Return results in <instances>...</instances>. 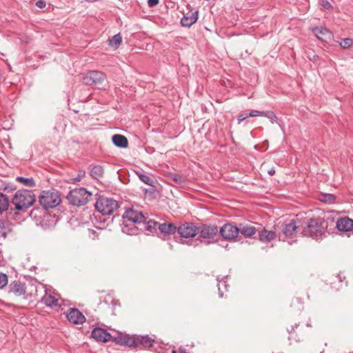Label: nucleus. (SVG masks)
<instances>
[{"mask_svg": "<svg viewBox=\"0 0 353 353\" xmlns=\"http://www.w3.org/2000/svg\"><path fill=\"white\" fill-rule=\"evenodd\" d=\"M305 226L302 229V234L313 239L321 240L326 237V233L330 234V227L334 225L333 218L326 219L321 217L305 219Z\"/></svg>", "mask_w": 353, "mask_h": 353, "instance_id": "nucleus-1", "label": "nucleus"}, {"mask_svg": "<svg viewBox=\"0 0 353 353\" xmlns=\"http://www.w3.org/2000/svg\"><path fill=\"white\" fill-rule=\"evenodd\" d=\"M35 201V195L32 191L23 188L17 190L12 199V203L14 205V209H11L7 212V219L18 220L20 214L17 211H26Z\"/></svg>", "mask_w": 353, "mask_h": 353, "instance_id": "nucleus-2", "label": "nucleus"}, {"mask_svg": "<svg viewBox=\"0 0 353 353\" xmlns=\"http://www.w3.org/2000/svg\"><path fill=\"white\" fill-rule=\"evenodd\" d=\"M91 197L92 193L84 188L71 190L66 196L70 204L77 207L87 204Z\"/></svg>", "mask_w": 353, "mask_h": 353, "instance_id": "nucleus-3", "label": "nucleus"}, {"mask_svg": "<svg viewBox=\"0 0 353 353\" xmlns=\"http://www.w3.org/2000/svg\"><path fill=\"white\" fill-rule=\"evenodd\" d=\"M61 201L59 192L53 188L42 191L39 196V202L43 209L55 208Z\"/></svg>", "mask_w": 353, "mask_h": 353, "instance_id": "nucleus-4", "label": "nucleus"}, {"mask_svg": "<svg viewBox=\"0 0 353 353\" xmlns=\"http://www.w3.org/2000/svg\"><path fill=\"white\" fill-rule=\"evenodd\" d=\"M94 206L96 210L103 215H110L119 208V203L112 198L99 196Z\"/></svg>", "mask_w": 353, "mask_h": 353, "instance_id": "nucleus-5", "label": "nucleus"}, {"mask_svg": "<svg viewBox=\"0 0 353 353\" xmlns=\"http://www.w3.org/2000/svg\"><path fill=\"white\" fill-rule=\"evenodd\" d=\"M105 80V74L99 70H90L83 75L82 79L83 84L98 88L103 85Z\"/></svg>", "mask_w": 353, "mask_h": 353, "instance_id": "nucleus-6", "label": "nucleus"}, {"mask_svg": "<svg viewBox=\"0 0 353 353\" xmlns=\"http://www.w3.org/2000/svg\"><path fill=\"white\" fill-rule=\"evenodd\" d=\"M299 221L298 219L286 220L282 223V234L279 238L283 241L285 239H293L296 237L298 230L300 228Z\"/></svg>", "mask_w": 353, "mask_h": 353, "instance_id": "nucleus-7", "label": "nucleus"}, {"mask_svg": "<svg viewBox=\"0 0 353 353\" xmlns=\"http://www.w3.org/2000/svg\"><path fill=\"white\" fill-rule=\"evenodd\" d=\"M177 232L181 238L195 237L199 232V228L192 222H185L177 226Z\"/></svg>", "mask_w": 353, "mask_h": 353, "instance_id": "nucleus-8", "label": "nucleus"}, {"mask_svg": "<svg viewBox=\"0 0 353 353\" xmlns=\"http://www.w3.org/2000/svg\"><path fill=\"white\" fill-rule=\"evenodd\" d=\"M219 234L224 240L232 241L238 237L239 230L236 225L232 223H227L219 228Z\"/></svg>", "mask_w": 353, "mask_h": 353, "instance_id": "nucleus-9", "label": "nucleus"}, {"mask_svg": "<svg viewBox=\"0 0 353 353\" xmlns=\"http://www.w3.org/2000/svg\"><path fill=\"white\" fill-rule=\"evenodd\" d=\"M122 219H126L128 221L137 223V225L145 224L146 216L139 210L132 208H127L122 215Z\"/></svg>", "mask_w": 353, "mask_h": 353, "instance_id": "nucleus-10", "label": "nucleus"}, {"mask_svg": "<svg viewBox=\"0 0 353 353\" xmlns=\"http://www.w3.org/2000/svg\"><path fill=\"white\" fill-rule=\"evenodd\" d=\"M199 236L202 239H213L219 232V228L212 223H203L199 227Z\"/></svg>", "mask_w": 353, "mask_h": 353, "instance_id": "nucleus-11", "label": "nucleus"}, {"mask_svg": "<svg viewBox=\"0 0 353 353\" xmlns=\"http://www.w3.org/2000/svg\"><path fill=\"white\" fill-rule=\"evenodd\" d=\"M134 339V343L132 345V347H139L140 349H148L153 347L154 339L146 335H132Z\"/></svg>", "mask_w": 353, "mask_h": 353, "instance_id": "nucleus-12", "label": "nucleus"}, {"mask_svg": "<svg viewBox=\"0 0 353 353\" xmlns=\"http://www.w3.org/2000/svg\"><path fill=\"white\" fill-rule=\"evenodd\" d=\"M334 228H337L338 230L341 232H349L353 230V219L348 216L341 217L338 219L336 221H334V225L332 227H330V233Z\"/></svg>", "mask_w": 353, "mask_h": 353, "instance_id": "nucleus-13", "label": "nucleus"}, {"mask_svg": "<svg viewBox=\"0 0 353 353\" xmlns=\"http://www.w3.org/2000/svg\"><path fill=\"white\" fill-rule=\"evenodd\" d=\"M65 316L70 323L76 325L82 324L86 320L83 313L77 308H69Z\"/></svg>", "mask_w": 353, "mask_h": 353, "instance_id": "nucleus-14", "label": "nucleus"}, {"mask_svg": "<svg viewBox=\"0 0 353 353\" xmlns=\"http://www.w3.org/2000/svg\"><path fill=\"white\" fill-rule=\"evenodd\" d=\"M9 294H13L16 296H21L26 293V283L19 280H14L8 285Z\"/></svg>", "mask_w": 353, "mask_h": 353, "instance_id": "nucleus-15", "label": "nucleus"}, {"mask_svg": "<svg viewBox=\"0 0 353 353\" xmlns=\"http://www.w3.org/2000/svg\"><path fill=\"white\" fill-rule=\"evenodd\" d=\"M91 336L97 342L103 343H106L112 339V335L101 327L94 328L91 332Z\"/></svg>", "mask_w": 353, "mask_h": 353, "instance_id": "nucleus-16", "label": "nucleus"}, {"mask_svg": "<svg viewBox=\"0 0 353 353\" xmlns=\"http://www.w3.org/2000/svg\"><path fill=\"white\" fill-rule=\"evenodd\" d=\"M111 340L117 344L126 345L130 347H132V345L134 343V339L132 338V335L123 334L121 332H118L116 335L112 336Z\"/></svg>", "mask_w": 353, "mask_h": 353, "instance_id": "nucleus-17", "label": "nucleus"}, {"mask_svg": "<svg viewBox=\"0 0 353 353\" xmlns=\"http://www.w3.org/2000/svg\"><path fill=\"white\" fill-rule=\"evenodd\" d=\"M312 32L319 40L325 43H329L333 37L332 33L323 27H316L312 30Z\"/></svg>", "mask_w": 353, "mask_h": 353, "instance_id": "nucleus-18", "label": "nucleus"}, {"mask_svg": "<svg viewBox=\"0 0 353 353\" xmlns=\"http://www.w3.org/2000/svg\"><path fill=\"white\" fill-rule=\"evenodd\" d=\"M123 223L121 224L122 232L129 235H137L142 229H139V226L137 225V223L128 221L126 219H122Z\"/></svg>", "mask_w": 353, "mask_h": 353, "instance_id": "nucleus-19", "label": "nucleus"}, {"mask_svg": "<svg viewBox=\"0 0 353 353\" xmlns=\"http://www.w3.org/2000/svg\"><path fill=\"white\" fill-rule=\"evenodd\" d=\"M199 12L198 11H189L181 19V24L183 27H190L192 26L198 19Z\"/></svg>", "mask_w": 353, "mask_h": 353, "instance_id": "nucleus-20", "label": "nucleus"}, {"mask_svg": "<svg viewBox=\"0 0 353 353\" xmlns=\"http://www.w3.org/2000/svg\"><path fill=\"white\" fill-rule=\"evenodd\" d=\"M177 230V226L172 223H163L159 225V231L164 236L174 234Z\"/></svg>", "mask_w": 353, "mask_h": 353, "instance_id": "nucleus-21", "label": "nucleus"}, {"mask_svg": "<svg viewBox=\"0 0 353 353\" xmlns=\"http://www.w3.org/2000/svg\"><path fill=\"white\" fill-rule=\"evenodd\" d=\"M112 141L118 148H126L128 147V140L124 135L114 134L112 137Z\"/></svg>", "mask_w": 353, "mask_h": 353, "instance_id": "nucleus-22", "label": "nucleus"}, {"mask_svg": "<svg viewBox=\"0 0 353 353\" xmlns=\"http://www.w3.org/2000/svg\"><path fill=\"white\" fill-rule=\"evenodd\" d=\"M276 234L274 231L263 229L259 231V239L262 242H270L276 239Z\"/></svg>", "mask_w": 353, "mask_h": 353, "instance_id": "nucleus-23", "label": "nucleus"}, {"mask_svg": "<svg viewBox=\"0 0 353 353\" xmlns=\"http://www.w3.org/2000/svg\"><path fill=\"white\" fill-rule=\"evenodd\" d=\"M56 221H57L55 220L54 216L46 214L42 217L40 221V224L44 229H47L52 226H54L55 225Z\"/></svg>", "mask_w": 353, "mask_h": 353, "instance_id": "nucleus-24", "label": "nucleus"}, {"mask_svg": "<svg viewBox=\"0 0 353 353\" xmlns=\"http://www.w3.org/2000/svg\"><path fill=\"white\" fill-rule=\"evenodd\" d=\"M135 173L139 176V179L144 183L151 187L155 186L157 180H155L153 177H151L148 174H143L140 171H135Z\"/></svg>", "mask_w": 353, "mask_h": 353, "instance_id": "nucleus-25", "label": "nucleus"}, {"mask_svg": "<svg viewBox=\"0 0 353 353\" xmlns=\"http://www.w3.org/2000/svg\"><path fill=\"white\" fill-rule=\"evenodd\" d=\"M239 234H241L245 237H251L256 232V229L254 226L251 225H242L239 228Z\"/></svg>", "mask_w": 353, "mask_h": 353, "instance_id": "nucleus-26", "label": "nucleus"}, {"mask_svg": "<svg viewBox=\"0 0 353 353\" xmlns=\"http://www.w3.org/2000/svg\"><path fill=\"white\" fill-rule=\"evenodd\" d=\"M144 226L145 229L151 232L157 234V228L159 229V223L154 220L150 219L149 221H146L145 224H141Z\"/></svg>", "mask_w": 353, "mask_h": 353, "instance_id": "nucleus-27", "label": "nucleus"}, {"mask_svg": "<svg viewBox=\"0 0 353 353\" xmlns=\"http://www.w3.org/2000/svg\"><path fill=\"white\" fill-rule=\"evenodd\" d=\"M10 205V200L7 195L0 192V214L7 211Z\"/></svg>", "mask_w": 353, "mask_h": 353, "instance_id": "nucleus-28", "label": "nucleus"}, {"mask_svg": "<svg viewBox=\"0 0 353 353\" xmlns=\"http://www.w3.org/2000/svg\"><path fill=\"white\" fill-rule=\"evenodd\" d=\"M41 303L45 304L46 306L52 307L53 305H57V299H56L53 296L50 294H46L41 300Z\"/></svg>", "mask_w": 353, "mask_h": 353, "instance_id": "nucleus-29", "label": "nucleus"}, {"mask_svg": "<svg viewBox=\"0 0 353 353\" xmlns=\"http://www.w3.org/2000/svg\"><path fill=\"white\" fill-rule=\"evenodd\" d=\"M103 174V168L101 165H94L91 171L90 175L93 179H98L101 177Z\"/></svg>", "mask_w": 353, "mask_h": 353, "instance_id": "nucleus-30", "label": "nucleus"}, {"mask_svg": "<svg viewBox=\"0 0 353 353\" xmlns=\"http://www.w3.org/2000/svg\"><path fill=\"white\" fill-rule=\"evenodd\" d=\"M16 180L27 187L32 188L35 186V181L32 177L25 178L23 176H17Z\"/></svg>", "mask_w": 353, "mask_h": 353, "instance_id": "nucleus-31", "label": "nucleus"}, {"mask_svg": "<svg viewBox=\"0 0 353 353\" xmlns=\"http://www.w3.org/2000/svg\"><path fill=\"white\" fill-rule=\"evenodd\" d=\"M122 42V37L120 34H117L111 39H109V45L117 49Z\"/></svg>", "mask_w": 353, "mask_h": 353, "instance_id": "nucleus-32", "label": "nucleus"}, {"mask_svg": "<svg viewBox=\"0 0 353 353\" xmlns=\"http://www.w3.org/2000/svg\"><path fill=\"white\" fill-rule=\"evenodd\" d=\"M336 196L332 194H322L319 200L325 203H333L336 200Z\"/></svg>", "mask_w": 353, "mask_h": 353, "instance_id": "nucleus-33", "label": "nucleus"}, {"mask_svg": "<svg viewBox=\"0 0 353 353\" xmlns=\"http://www.w3.org/2000/svg\"><path fill=\"white\" fill-rule=\"evenodd\" d=\"M168 178L172 180L176 184L181 185L185 182V178L176 173H169Z\"/></svg>", "mask_w": 353, "mask_h": 353, "instance_id": "nucleus-34", "label": "nucleus"}, {"mask_svg": "<svg viewBox=\"0 0 353 353\" xmlns=\"http://www.w3.org/2000/svg\"><path fill=\"white\" fill-rule=\"evenodd\" d=\"M7 223V221L0 219V236L3 238H6L7 236L6 232Z\"/></svg>", "mask_w": 353, "mask_h": 353, "instance_id": "nucleus-35", "label": "nucleus"}, {"mask_svg": "<svg viewBox=\"0 0 353 353\" xmlns=\"http://www.w3.org/2000/svg\"><path fill=\"white\" fill-rule=\"evenodd\" d=\"M8 283V276L6 274L0 272V289H3Z\"/></svg>", "mask_w": 353, "mask_h": 353, "instance_id": "nucleus-36", "label": "nucleus"}, {"mask_svg": "<svg viewBox=\"0 0 353 353\" xmlns=\"http://www.w3.org/2000/svg\"><path fill=\"white\" fill-rule=\"evenodd\" d=\"M263 117H268L272 123H276L278 120V118L274 112H264Z\"/></svg>", "mask_w": 353, "mask_h": 353, "instance_id": "nucleus-37", "label": "nucleus"}, {"mask_svg": "<svg viewBox=\"0 0 353 353\" xmlns=\"http://www.w3.org/2000/svg\"><path fill=\"white\" fill-rule=\"evenodd\" d=\"M353 43V39L350 38H345L342 39L341 42L340 43V46L343 48H349Z\"/></svg>", "mask_w": 353, "mask_h": 353, "instance_id": "nucleus-38", "label": "nucleus"}, {"mask_svg": "<svg viewBox=\"0 0 353 353\" xmlns=\"http://www.w3.org/2000/svg\"><path fill=\"white\" fill-rule=\"evenodd\" d=\"M321 6L326 10H332V4L327 0H320Z\"/></svg>", "mask_w": 353, "mask_h": 353, "instance_id": "nucleus-39", "label": "nucleus"}, {"mask_svg": "<svg viewBox=\"0 0 353 353\" xmlns=\"http://www.w3.org/2000/svg\"><path fill=\"white\" fill-rule=\"evenodd\" d=\"M263 114H264V112H261V111H259V110H251L248 113V116L252 117H258V116L262 117V116H263Z\"/></svg>", "mask_w": 353, "mask_h": 353, "instance_id": "nucleus-40", "label": "nucleus"}, {"mask_svg": "<svg viewBox=\"0 0 353 353\" xmlns=\"http://www.w3.org/2000/svg\"><path fill=\"white\" fill-rule=\"evenodd\" d=\"M248 113H241L240 114L238 117H237V120H238V122L239 123H240L241 122H242L243 121L245 120L247 118L249 117V116H248Z\"/></svg>", "mask_w": 353, "mask_h": 353, "instance_id": "nucleus-41", "label": "nucleus"}, {"mask_svg": "<svg viewBox=\"0 0 353 353\" xmlns=\"http://www.w3.org/2000/svg\"><path fill=\"white\" fill-rule=\"evenodd\" d=\"M35 5L39 8H44L46 6V2L45 0H38L36 1Z\"/></svg>", "mask_w": 353, "mask_h": 353, "instance_id": "nucleus-42", "label": "nucleus"}, {"mask_svg": "<svg viewBox=\"0 0 353 353\" xmlns=\"http://www.w3.org/2000/svg\"><path fill=\"white\" fill-rule=\"evenodd\" d=\"M159 3V0H148V5L149 7L152 8Z\"/></svg>", "mask_w": 353, "mask_h": 353, "instance_id": "nucleus-43", "label": "nucleus"}, {"mask_svg": "<svg viewBox=\"0 0 353 353\" xmlns=\"http://www.w3.org/2000/svg\"><path fill=\"white\" fill-rule=\"evenodd\" d=\"M85 171H80L77 177L73 179L74 181H79L83 177L85 176Z\"/></svg>", "mask_w": 353, "mask_h": 353, "instance_id": "nucleus-44", "label": "nucleus"}, {"mask_svg": "<svg viewBox=\"0 0 353 353\" xmlns=\"http://www.w3.org/2000/svg\"><path fill=\"white\" fill-rule=\"evenodd\" d=\"M155 187L156 186L151 187L150 188L145 189V194H153L155 192V191H156Z\"/></svg>", "mask_w": 353, "mask_h": 353, "instance_id": "nucleus-45", "label": "nucleus"}, {"mask_svg": "<svg viewBox=\"0 0 353 353\" xmlns=\"http://www.w3.org/2000/svg\"><path fill=\"white\" fill-rule=\"evenodd\" d=\"M217 281L219 282V283H221L222 285L224 287V288L227 290V288H228V284L226 283V281H223V278L221 279V280L220 279V277L219 276H217Z\"/></svg>", "mask_w": 353, "mask_h": 353, "instance_id": "nucleus-46", "label": "nucleus"}, {"mask_svg": "<svg viewBox=\"0 0 353 353\" xmlns=\"http://www.w3.org/2000/svg\"><path fill=\"white\" fill-rule=\"evenodd\" d=\"M88 232L90 237H92L93 239H94L95 236H97V232L94 230H88Z\"/></svg>", "mask_w": 353, "mask_h": 353, "instance_id": "nucleus-47", "label": "nucleus"}, {"mask_svg": "<svg viewBox=\"0 0 353 353\" xmlns=\"http://www.w3.org/2000/svg\"><path fill=\"white\" fill-rule=\"evenodd\" d=\"M268 173L269 174V175L273 176L275 174V169H274V168H272L271 169H270L268 171Z\"/></svg>", "mask_w": 353, "mask_h": 353, "instance_id": "nucleus-48", "label": "nucleus"}, {"mask_svg": "<svg viewBox=\"0 0 353 353\" xmlns=\"http://www.w3.org/2000/svg\"><path fill=\"white\" fill-rule=\"evenodd\" d=\"M6 190H8L9 189L10 191H13V190H16V186L15 185H8L5 188Z\"/></svg>", "mask_w": 353, "mask_h": 353, "instance_id": "nucleus-49", "label": "nucleus"}, {"mask_svg": "<svg viewBox=\"0 0 353 353\" xmlns=\"http://www.w3.org/2000/svg\"><path fill=\"white\" fill-rule=\"evenodd\" d=\"M218 290H219V296H220V297H223V292L221 291V286H220V284H219V283L218 284Z\"/></svg>", "mask_w": 353, "mask_h": 353, "instance_id": "nucleus-50", "label": "nucleus"}, {"mask_svg": "<svg viewBox=\"0 0 353 353\" xmlns=\"http://www.w3.org/2000/svg\"><path fill=\"white\" fill-rule=\"evenodd\" d=\"M200 243H203V241L202 240H200L199 241ZM203 243L205 244V245H208L210 242L209 241H204Z\"/></svg>", "mask_w": 353, "mask_h": 353, "instance_id": "nucleus-51", "label": "nucleus"}, {"mask_svg": "<svg viewBox=\"0 0 353 353\" xmlns=\"http://www.w3.org/2000/svg\"><path fill=\"white\" fill-rule=\"evenodd\" d=\"M34 211H35V210H34V209L32 210H31V212H30V216H32V215H33V214H34Z\"/></svg>", "mask_w": 353, "mask_h": 353, "instance_id": "nucleus-52", "label": "nucleus"}, {"mask_svg": "<svg viewBox=\"0 0 353 353\" xmlns=\"http://www.w3.org/2000/svg\"><path fill=\"white\" fill-rule=\"evenodd\" d=\"M172 353H176V350H172Z\"/></svg>", "mask_w": 353, "mask_h": 353, "instance_id": "nucleus-53", "label": "nucleus"}]
</instances>
